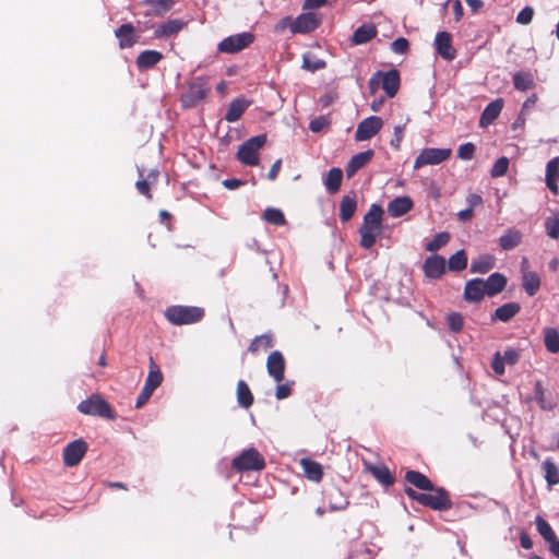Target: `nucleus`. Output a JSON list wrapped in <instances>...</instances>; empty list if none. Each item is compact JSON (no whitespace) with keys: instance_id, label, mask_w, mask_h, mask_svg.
I'll list each match as a JSON object with an SVG mask.
<instances>
[{"instance_id":"obj_38","label":"nucleus","mask_w":559,"mask_h":559,"mask_svg":"<svg viewBox=\"0 0 559 559\" xmlns=\"http://www.w3.org/2000/svg\"><path fill=\"white\" fill-rule=\"evenodd\" d=\"M522 286L528 296H534L540 287V278L536 272L522 275Z\"/></svg>"},{"instance_id":"obj_27","label":"nucleus","mask_w":559,"mask_h":559,"mask_svg":"<svg viewBox=\"0 0 559 559\" xmlns=\"http://www.w3.org/2000/svg\"><path fill=\"white\" fill-rule=\"evenodd\" d=\"M251 102L243 97L235 98L228 106L225 120L235 122L240 119L245 110L250 106Z\"/></svg>"},{"instance_id":"obj_57","label":"nucleus","mask_w":559,"mask_h":559,"mask_svg":"<svg viewBox=\"0 0 559 559\" xmlns=\"http://www.w3.org/2000/svg\"><path fill=\"white\" fill-rule=\"evenodd\" d=\"M408 40L404 37H399L391 44V49L393 52L403 55L408 50Z\"/></svg>"},{"instance_id":"obj_36","label":"nucleus","mask_w":559,"mask_h":559,"mask_svg":"<svg viewBox=\"0 0 559 559\" xmlns=\"http://www.w3.org/2000/svg\"><path fill=\"white\" fill-rule=\"evenodd\" d=\"M544 477L549 487L559 484V468L551 459H546L542 464Z\"/></svg>"},{"instance_id":"obj_10","label":"nucleus","mask_w":559,"mask_h":559,"mask_svg":"<svg viewBox=\"0 0 559 559\" xmlns=\"http://www.w3.org/2000/svg\"><path fill=\"white\" fill-rule=\"evenodd\" d=\"M251 33H240L224 38L217 46V50L223 53H236L247 48L253 41Z\"/></svg>"},{"instance_id":"obj_4","label":"nucleus","mask_w":559,"mask_h":559,"mask_svg":"<svg viewBox=\"0 0 559 559\" xmlns=\"http://www.w3.org/2000/svg\"><path fill=\"white\" fill-rule=\"evenodd\" d=\"M266 135L259 134L246 140L237 152L238 160L247 166H255L259 164L258 152L265 144Z\"/></svg>"},{"instance_id":"obj_63","label":"nucleus","mask_w":559,"mask_h":559,"mask_svg":"<svg viewBox=\"0 0 559 559\" xmlns=\"http://www.w3.org/2000/svg\"><path fill=\"white\" fill-rule=\"evenodd\" d=\"M467 207L474 210V207L480 205L483 203V198L479 194L471 193L466 198Z\"/></svg>"},{"instance_id":"obj_3","label":"nucleus","mask_w":559,"mask_h":559,"mask_svg":"<svg viewBox=\"0 0 559 559\" xmlns=\"http://www.w3.org/2000/svg\"><path fill=\"white\" fill-rule=\"evenodd\" d=\"M204 310L193 306H170L165 310L166 319L175 325L192 324L201 321Z\"/></svg>"},{"instance_id":"obj_46","label":"nucleus","mask_w":559,"mask_h":559,"mask_svg":"<svg viewBox=\"0 0 559 559\" xmlns=\"http://www.w3.org/2000/svg\"><path fill=\"white\" fill-rule=\"evenodd\" d=\"M263 219L275 226H283L286 224V219L281 210L274 207H267L263 213Z\"/></svg>"},{"instance_id":"obj_2","label":"nucleus","mask_w":559,"mask_h":559,"mask_svg":"<svg viewBox=\"0 0 559 559\" xmlns=\"http://www.w3.org/2000/svg\"><path fill=\"white\" fill-rule=\"evenodd\" d=\"M405 493L412 500L417 501L424 507H429L432 510L443 511L452 507V502L444 488L439 487L430 492H417L411 487L405 488Z\"/></svg>"},{"instance_id":"obj_47","label":"nucleus","mask_w":559,"mask_h":559,"mask_svg":"<svg viewBox=\"0 0 559 559\" xmlns=\"http://www.w3.org/2000/svg\"><path fill=\"white\" fill-rule=\"evenodd\" d=\"M536 527H537L538 533L544 537V539L548 544H550L551 542H554L557 538L556 534H555L554 530L551 528V526L549 525V523L540 516L536 518Z\"/></svg>"},{"instance_id":"obj_12","label":"nucleus","mask_w":559,"mask_h":559,"mask_svg":"<svg viewBox=\"0 0 559 559\" xmlns=\"http://www.w3.org/2000/svg\"><path fill=\"white\" fill-rule=\"evenodd\" d=\"M383 120L378 116H370L357 126L355 139L356 141H367L373 138L382 128Z\"/></svg>"},{"instance_id":"obj_17","label":"nucleus","mask_w":559,"mask_h":559,"mask_svg":"<svg viewBox=\"0 0 559 559\" xmlns=\"http://www.w3.org/2000/svg\"><path fill=\"white\" fill-rule=\"evenodd\" d=\"M435 47L444 60L451 61L455 58L456 51L451 43V35L448 32H439L435 38Z\"/></svg>"},{"instance_id":"obj_14","label":"nucleus","mask_w":559,"mask_h":559,"mask_svg":"<svg viewBox=\"0 0 559 559\" xmlns=\"http://www.w3.org/2000/svg\"><path fill=\"white\" fill-rule=\"evenodd\" d=\"M320 24V19L316 13L308 12L298 15L290 23V32L293 34H308L314 31Z\"/></svg>"},{"instance_id":"obj_6","label":"nucleus","mask_w":559,"mask_h":559,"mask_svg":"<svg viewBox=\"0 0 559 559\" xmlns=\"http://www.w3.org/2000/svg\"><path fill=\"white\" fill-rule=\"evenodd\" d=\"M231 467L237 472L261 471L265 467V461L257 449L249 448L233 460Z\"/></svg>"},{"instance_id":"obj_11","label":"nucleus","mask_w":559,"mask_h":559,"mask_svg":"<svg viewBox=\"0 0 559 559\" xmlns=\"http://www.w3.org/2000/svg\"><path fill=\"white\" fill-rule=\"evenodd\" d=\"M207 94V86L206 82L203 78H195L193 79L186 93L181 96V102L185 107H194L197 106L202 99L205 98Z\"/></svg>"},{"instance_id":"obj_26","label":"nucleus","mask_w":559,"mask_h":559,"mask_svg":"<svg viewBox=\"0 0 559 559\" xmlns=\"http://www.w3.org/2000/svg\"><path fill=\"white\" fill-rule=\"evenodd\" d=\"M162 59V52L157 50H144L136 57L135 63L140 71H145L156 66Z\"/></svg>"},{"instance_id":"obj_8","label":"nucleus","mask_w":559,"mask_h":559,"mask_svg":"<svg viewBox=\"0 0 559 559\" xmlns=\"http://www.w3.org/2000/svg\"><path fill=\"white\" fill-rule=\"evenodd\" d=\"M78 409L85 415L99 416L108 419L115 418L110 405L98 394H94L90 399L82 401L78 405Z\"/></svg>"},{"instance_id":"obj_13","label":"nucleus","mask_w":559,"mask_h":559,"mask_svg":"<svg viewBox=\"0 0 559 559\" xmlns=\"http://www.w3.org/2000/svg\"><path fill=\"white\" fill-rule=\"evenodd\" d=\"M87 451V443L78 439L70 442L63 450V462L66 466L72 467L78 465Z\"/></svg>"},{"instance_id":"obj_49","label":"nucleus","mask_w":559,"mask_h":559,"mask_svg":"<svg viewBox=\"0 0 559 559\" xmlns=\"http://www.w3.org/2000/svg\"><path fill=\"white\" fill-rule=\"evenodd\" d=\"M450 240V235L445 231L439 233L432 240L426 243L425 249L430 252H436L445 246Z\"/></svg>"},{"instance_id":"obj_15","label":"nucleus","mask_w":559,"mask_h":559,"mask_svg":"<svg viewBox=\"0 0 559 559\" xmlns=\"http://www.w3.org/2000/svg\"><path fill=\"white\" fill-rule=\"evenodd\" d=\"M266 369L270 377H272L277 383L284 380L285 372V359L281 352H272L266 360Z\"/></svg>"},{"instance_id":"obj_28","label":"nucleus","mask_w":559,"mask_h":559,"mask_svg":"<svg viewBox=\"0 0 559 559\" xmlns=\"http://www.w3.org/2000/svg\"><path fill=\"white\" fill-rule=\"evenodd\" d=\"M502 107H503L502 99H496V100L489 103L485 107V109L480 116V119H479L480 127H487V126L491 124L500 115Z\"/></svg>"},{"instance_id":"obj_29","label":"nucleus","mask_w":559,"mask_h":559,"mask_svg":"<svg viewBox=\"0 0 559 559\" xmlns=\"http://www.w3.org/2000/svg\"><path fill=\"white\" fill-rule=\"evenodd\" d=\"M357 209L356 194L353 192L342 198L340 204V218L342 222H348L355 214Z\"/></svg>"},{"instance_id":"obj_59","label":"nucleus","mask_w":559,"mask_h":559,"mask_svg":"<svg viewBox=\"0 0 559 559\" xmlns=\"http://www.w3.org/2000/svg\"><path fill=\"white\" fill-rule=\"evenodd\" d=\"M404 136V126H395L394 127V138L391 140L390 144L395 150H399L401 146V142Z\"/></svg>"},{"instance_id":"obj_60","label":"nucleus","mask_w":559,"mask_h":559,"mask_svg":"<svg viewBox=\"0 0 559 559\" xmlns=\"http://www.w3.org/2000/svg\"><path fill=\"white\" fill-rule=\"evenodd\" d=\"M292 393L290 383L278 384L276 388L275 396L277 400H284L288 397Z\"/></svg>"},{"instance_id":"obj_1","label":"nucleus","mask_w":559,"mask_h":559,"mask_svg":"<svg viewBox=\"0 0 559 559\" xmlns=\"http://www.w3.org/2000/svg\"><path fill=\"white\" fill-rule=\"evenodd\" d=\"M383 209L378 204H371L369 211L365 214L362 225L359 228V245L364 249H370L374 246L378 236L382 233Z\"/></svg>"},{"instance_id":"obj_32","label":"nucleus","mask_w":559,"mask_h":559,"mask_svg":"<svg viewBox=\"0 0 559 559\" xmlns=\"http://www.w3.org/2000/svg\"><path fill=\"white\" fill-rule=\"evenodd\" d=\"M522 241V233L515 228H508L499 238V246L503 250H512Z\"/></svg>"},{"instance_id":"obj_53","label":"nucleus","mask_w":559,"mask_h":559,"mask_svg":"<svg viewBox=\"0 0 559 559\" xmlns=\"http://www.w3.org/2000/svg\"><path fill=\"white\" fill-rule=\"evenodd\" d=\"M448 325L452 332H460L463 329L464 319L457 312H452L447 318Z\"/></svg>"},{"instance_id":"obj_35","label":"nucleus","mask_w":559,"mask_h":559,"mask_svg":"<svg viewBox=\"0 0 559 559\" xmlns=\"http://www.w3.org/2000/svg\"><path fill=\"white\" fill-rule=\"evenodd\" d=\"M343 171L341 168L333 167L328 171L324 179V186L329 193H336L342 185Z\"/></svg>"},{"instance_id":"obj_30","label":"nucleus","mask_w":559,"mask_h":559,"mask_svg":"<svg viewBox=\"0 0 559 559\" xmlns=\"http://www.w3.org/2000/svg\"><path fill=\"white\" fill-rule=\"evenodd\" d=\"M405 479L407 483L413 485L414 487L426 490V491H432L435 490V486L431 483V480L426 477L424 474L417 472V471H407L405 474Z\"/></svg>"},{"instance_id":"obj_7","label":"nucleus","mask_w":559,"mask_h":559,"mask_svg":"<svg viewBox=\"0 0 559 559\" xmlns=\"http://www.w3.org/2000/svg\"><path fill=\"white\" fill-rule=\"evenodd\" d=\"M162 381L163 374L159 367L154 362L153 358H151L150 371L145 384L136 399L135 408H141L150 400L153 392L162 384Z\"/></svg>"},{"instance_id":"obj_58","label":"nucleus","mask_w":559,"mask_h":559,"mask_svg":"<svg viewBox=\"0 0 559 559\" xmlns=\"http://www.w3.org/2000/svg\"><path fill=\"white\" fill-rule=\"evenodd\" d=\"M326 124H328L326 118L323 116H320L310 121L309 129L312 132L318 133V132L322 131Z\"/></svg>"},{"instance_id":"obj_44","label":"nucleus","mask_w":559,"mask_h":559,"mask_svg":"<svg viewBox=\"0 0 559 559\" xmlns=\"http://www.w3.org/2000/svg\"><path fill=\"white\" fill-rule=\"evenodd\" d=\"M330 498V510L341 511L345 510L348 506V500L338 489H333L329 492Z\"/></svg>"},{"instance_id":"obj_64","label":"nucleus","mask_w":559,"mask_h":559,"mask_svg":"<svg viewBox=\"0 0 559 559\" xmlns=\"http://www.w3.org/2000/svg\"><path fill=\"white\" fill-rule=\"evenodd\" d=\"M135 187L141 194H144L150 199L152 198V195L150 194V186L146 180H138Z\"/></svg>"},{"instance_id":"obj_48","label":"nucleus","mask_w":559,"mask_h":559,"mask_svg":"<svg viewBox=\"0 0 559 559\" xmlns=\"http://www.w3.org/2000/svg\"><path fill=\"white\" fill-rule=\"evenodd\" d=\"M273 346V338L271 334H262L257 336L250 344L249 349L255 353L260 349H267Z\"/></svg>"},{"instance_id":"obj_39","label":"nucleus","mask_w":559,"mask_h":559,"mask_svg":"<svg viewBox=\"0 0 559 559\" xmlns=\"http://www.w3.org/2000/svg\"><path fill=\"white\" fill-rule=\"evenodd\" d=\"M493 267V258L489 254H484L473 260L471 264L472 273L486 274Z\"/></svg>"},{"instance_id":"obj_19","label":"nucleus","mask_w":559,"mask_h":559,"mask_svg":"<svg viewBox=\"0 0 559 559\" xmlns=\"http://www.w3.org/2000/svg\"><path fill=\"white\" fill-rule=\"evenodd\" d=\"M414 206V202L409 197H397L388 203L386 211L391 217H401L409 212Z\"/></svg>"},{"instance_id":"obj_40","label":"nucleus","mask_w":559,"mask_h":559,"mask_svg":"<svg viewBox=\"0 0 559 559\" xmlns=\"http://www.w3.org/2000/svg\"><path fill=\"white\" fill-rule=\"evenodd\" d=\"M513 85L518 91H527L534 86V78L532 73L519 71L513 74Z\"/></svg>"},{"instance_id":"obj_24","label":"nucleus","mask_w":559,"mask_h":559,"mask_svg":"<svg viewBox=\"0 0 559 559\" xmlns=\"http://www.w3.org/2000/svg\"><path fill=\"white\" fill-rule=\"evenodd\" d=\"M174 4V0H143L141 5L147 7L146 16H163Z\"/></svg>"},{"instance_id":"obj_61","label":"nucleus","mask_w":559,"mask_h":559,"mask_svg":"<svg viewBox=\"0 0 559 559\" xmlns=\"http://www.w3.org/2000/svg\"><path fill=\"white\" fill-rule=\"evenodd\" d=\"M504 361L500 358V353L497 352L493 356V359H492V362H491V367L493 369V371L501 376L504 373Z\"/></svg>"},{"instance_id":"obj_33","label":"nucleus","mask_w":559,"mask_h":559,"mask_svg":"<svg viewBox=\"0 0 559 559\" xmlns=\"http://www.w3.org/2000/svg\"><path fill=\"white\" fill-rule=\"evenodd\" d=\"M486 294L495 296L502 292L507 284V278L500 273H492L486 281H484Z\"/></svg>"},{"instance_id":"obj_5","label":"nucleus","mask_w":559,"mask_h":559,"mask_svg":"<svg viewBox=\"0 0 559 559\" xmlns=\"http://www.w3.org/2000/svg\"><path fill=\"white\" fill-rule=\"evenodd\" d=\"M379 85L389 97H394L400 87L399 71L394 69L386 72L377 71L369 80L371 93H374Z\"/></svg>"},{"instance_id":"obj_41","label":"nucleus","mask_w":559,"mask_h":559,"mask_svg":"<svg viewBox=\"0 0 559 559\" xmlns=\"http://www.w3.org/2000/svg\"><path fill=\"white\" fill-rule=\"evenodd\" d=\"M544 343L549 353H559V332L554 328L544 329Z\"/></svg>"},{"instance_id":"obj_50","label":"nucleus","mask_w":559,"mask_h":559,"mask_svg":"<svg viewBox=\"0 0 559 559\" xmlns=\"http://www.w3.org/2000/svg\"><path fill=\"white\" fill-rule=\"evenodd\" d=\"M545 229L550 238L557 239L559 237V216L552 215L547 217L545 221Z\"/></svg>"},{"instance_id":"obj_54","label":"nucleus","mask_w":559,"mask_h":559,"mask_svg":"<svg viewBox=\"0 0 559 559\" xmlns=\"http://www.w3.org/2000/svg\"><path fill=\"white\" fill-rule=\"evenodd\" d=\"M534 16V9L532 7L523 8L516 15L515 21L521 25H528Z\"/></svg>"},{"instance_id":"obj_45","label":"nucleus","mask_w":559,"mask_h":559,"mask_svg":"<svg viewBox=\"0 0 559 559\" xmlns=\"http://www.w3.org/2000/svg\"><path fill=\"white\" fill-rule=\"evenodd\" d=\"M449 270L454 272H460L466 269L467 266V257L464 250H459L454 254H452L448 262Z\"/></svg>"},{"instance_id":"obj_22","label":"nucleus","mask_w":559,"mask_h":559,"mask_svg":"<svg viewBox=\"0 0 559 559\" xmlns=\"http://www.w3.org/2000/svg\"><path fill=\"white\" fill-rule=\"evenodd\" d=\"M374 153L372 150H367L355 154L346 165V176L352 178L359 169L365 167L373 157Z\"/></svg>"},{"instance_id":"obj_55","label":"nucleus","mask_w":559,"mask_h":559,"mask_svg":"<svg viewBox=\"0 0 559 559\" xmlns=\"http://www.w3.org/2000/svg\"><path fill=\"white\" fill-rule=\"evenodd\" d=\"M475 153V145L471 142L460 145L457 150V157L463 160H469L473 158Z\"/></svg>"},{"instance_id":"obj_21","label":"nucleus","mask_w":559,"mask_h":559,"mask_svg":"<svg viewBox=\"0 0 559 559\" xmlns=\"http://www.w3.org/2000/svg\"><path fill=\"white\" fill-rule=\"evenodd\" d=\"M486 294L484 280L473 278L465 284L464 298L467 301L478 302Z\"/></svg>"},{"instance_id":"obj_9","label":"nucleus","mask_w":559,"mask_h":559,"mask_svg":"<svg viewBox=\"0 0 559 559\" xmlns=\"http://www.w3.org/2000/svg\"><path fill=\"white\" fill-rule=\"evenodd\" d=\"M451 148H424L414 162V168L418 169L427 165H439L451 156Z\"/></svg>"},{"instance_id":"obj_62","label":"nucleus","mask_w":559,"mask_h":559,"mask_svg":"<svg viewBox=\"0 0 559 559\" xmlns=\"http://www.w3.org/2000/svg\"><path fill=\"white\" fill-rule=\"evenodd\" d=\"M447 4H452V9H453V12H454V15H455V20L456 21H460L464 14V11H463V5L461 3L460 0H448L445 2V5Z\"/></svg>"},{"instance_id":"obj_23","label":"nucleus","mask_w":559,"mask_h":559,"mask_svg":"<svg viewBox=\"0 0 559 559\" xmlns=\"http://www.w3.org/2000/svg\"><path fill=\"white\" fill-rule=\"evenodd\" d=\"M546 186L554 193L558 194L559 181V157H554L546 164Z\"/></svg>"},{"instance_id":"obj_25","label":"nucleus","mask_w":559,"mask_h":559,"mask_svg":"<svg viewBox=\"0 0 559 559\" xmlns=\"http://www.w3.org/2000/svg\"><path fill=\"white\" fill-rule=\"evenodd\" d=\"M186 26V22L180 19L168 20L160 24L155 31L156 38H166L179 33Z\"/></svg>"},{"instance_id":"obj_20","label":"nucleus","mask_w":559,"mask_h":559,"mask_svg":"<svg viewBox=\"0 0 559 559\" xmlns=\"http://www.w3.org/2000/svg\"><path fill=\"white\" fill-rule=\"evenodd\" d=\"M378 34V29L372 23H364L352 35L350 41L355 46L364 45L372 40Z\"/></svg>"},{"instance_id":"obj_52","label":"nucleus","mask_w":559,"mask_h":559,"mask_svg":"<svg viewBox=\"0 0 559 559\" xmlns=\"http://www.w3.org/2000/svg\"><path fill=\"white\" fill-rule=\"evenodd\" d=\"M325 66H326V63L322 59L311 58L308 55L304 56L302 68L308 71L314 72V71L324 69Z\"/></svg>"},{"instance_id":"obj_56","label":"nucleus","mask_w":559,"mask_h":559,"mask_svg":"<svg viewBox=\"0 0 559 559\" xmlns=\"http://www.w3.org/2000/svg\"><path fill=\"white\" fill-rule=\"evenodd\" d=\"M500 358L506 365H515L520 358V353L516 349L508 348L503 354L500 353Z\"/></svg>"},{"instance_id":"obj_34","label":"nucleus","mask_w":559,"mask_h":559,"mask_svg":"<svg viewBox=\"0 0 559 559\" xmlns=\"http://www.w3.org/2000/svg\"><path fill=\"white\" fill-rule=\"evenodd\" d=\"M299 463L308 479L317 483L322 479L323 471L318 462L310 459H301Z\"/></svg>"},{"instance_id":"obj_42","label":"nucleus","mask_w":559,"mask_h":559,"mask_svg":"<svg viewBox=\"0 0 559 559\" xmlns=\"http://www.w3.org/2000/svg\"><path fill=\"white\" fill-rule=\"evenodd\" d=\"M370 472L380 484L384 486L393 485L394 477L392 476L390 469L386 466H371Z\"/></svg>"},{"instance_id":"obj_18","label":"nucleus","mask_w":559,"mask_h":559,"mask_svg":"<svg viewBox=\"0 0 559 559\" xmlns=\"http://www.w3.org/2000/svg\"><path fill=\"white\" fill-rule=\"evenodd\" d=\"M115 36L119 40V47L121 49L131 48L139 39V35L135 34L134 26L131 23H126L119 26L115 31Z\"/></svg>"},{"instance_id":"obj_43","label":"nucleus","mask_w":559,"mask_h":559,"mask_svg":"<svg viewBox=\"0 0 559 559\" xmlns=\"http://www.w3.org/2000/svg\"><path fill=\"white\" fill-rule=\"evenodd\" d=\"M534 399L544 411H551L555 406V404L546 397V393L540 381L535 382Z\"/></svg>"},{"instance_id":"obj_16","label":"nucleus","mask_w":559,"mask_h":559,"mask_svg":"<svg viewBox=\"0 0 559 559\" xmlns=\"http://www.w3.org/2000/svg\"><path fill=\"white\" fill-rule=\"evenodd\" d=\"M423 270L428 278H440L445 272V259L438 254L430 255L425 260Z\"/></svg>"},{"instance_id":"obj_31","label":"nucleus","mask_w":559,"mask_h":559,"mask_svg":"<svg viewBox=\"0 0 559 559\" xmlns=\"http://www.w3.org/2000/svg\"><path fill=\"white\" fill-rule=\"evenodd\" d=\"M520 309L521 307L518 302L504 304L495 310L491 320L508 322L520 311Z\"/></svg>"},{"instance_id":"obj_37","label":"nucleus","mask_w":559,"mask_h":559,"mask_svg":"<svg viewBox=\"0 0 559 559\" xmlns=\"http://www.w3.org/2000/svg\"><path fill=\"white\" fill-rule=\"evenodd\" d=\"M237 402L243 408H249L253 403V395L243 380L237 383Z\"/></svg>"},{"instance_id":"obj_51","label":"nucleus","mask_w":559,"mask_h":559,"mask_svg":"<svg viewBox=\"0 0 559 559\" xmlns=\"http://www.w3.org/2000/svg\"><path fill=\"white\" fill-rule=\"evenodd\" d=\"M508 168L509 159L506 156H502L495 162L490 170V175L492 178L502 177L508 171Z\"/></svg>"}]
</instances>
